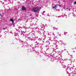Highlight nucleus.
Listing matches in <instances>:
<instances>
[{
    "label": "nucleus",
    "mask_w": 76,
    "mask_h": 76,
    "mask_svg": "<svg viewBox=\"0 0 76 76\" xmlns=\"http://www.w3.org/2000/svg\"><path fill=\"white\" fill-rule=\"evenodd\" d=\"M74 74H75V75H76V71H75L74 72Z\"/></svg>",
    "instance_id": "nucleus-17"
},
{
    "label": "nucleus",
    "mask_w": 76,
    "mask_h": 76,
    "mask_svg": "<svg viewBox=\"0 0 76 76\" xmlns=\"http://www.w3.org/2000/svg\"><path fill=\"white\" fill-rule=\"evenodd\" d=\"M24 28H25L26 29H28V27H25Z\"/></svg>",
    "instance_id": "nucleus-20"
},
{
    "label": "nucleus",
    "mask_w": 76,
    "mask_h": 76,
    "mask_svg": "<svg viewBox=\"0 0 76 76\" xmlns=\"http://www.w3.org/2000/svg\"><path fill=\"white\" fill-rule=\"evenodd\" d=\"M56 53H58V54H61V52H60L59 51V52H58V51H56Z\"/></svg>",
    "instance_id": "nucleus-10"
},
{
    "label": "nucleus",
    "mask_w": 76,
    "mask_h": 76,
    "mask_svg": "<svg viewBox=\"0 0 76 76\" xmlns=\"http://www.w3.org/2000/svg\"><path fill=\"white\" fill-rule=\"evenodd\" d=\"M55 29H57H57H58V28H55Z\"/></svg>",
    "instance_id": "nucleus-29"
},
{
    "label": "nucleus",
    "mask_w": 76,
    "mask_h": 76,
    "mask_svg": "<svg viewBox=\"0 0 76 76\" xmlns=\"http://www.w3.org/2000/svg\"><path fill=\"white\" fill-rule=\"evenodd\" d=\"M39 41H41V39H39Z\"/></svg>",
    "instance_id": "nucleus-27"
},
{
    "label": "nucleus",
    "mask_w": 76,
    "mask_h": 76,
    "mask_svg": "<svg viewBox=\"0 0 76 76\" xmlns=\"http://www.w3.org/2000/svg\"><path fill=\"white\" fill-rule=\"evenodd\" d=\"M70 61H71V59H70Z\"/></svg>",
    "instance_id": "nucleus-35"
},
{
    "label": "nucleus",
    "mask_w": 76,
    "mask_h": 76,
    "mask_svg": "<svg viewBox=\"0 0 76 76\" xmlns=\"http://www.w3.org/2000/svg\"><path fill=\"white\" fill-rule=\"evenodd\" d=\"M61 5H59L58 4L56 5L54 7H53L52 8L53 9H56L58 7V6H59V7H60V6Z\"/></svg>",
    "instance_id": "nucleus-3"
},
{
    "label": "nucleus",
    "mask_w": 76,
    "mask_h": 76,
    "mask_svg": "<svg viewBox=\"0 0 76 76\" xmlns=\"http://www.w3.org/2000/svg\"><path fill=\"white\" fill-rule=\"evenodd\" d=\"M0 16H1V17H3V15H1V14H0Z\"/></svg>",
    "instance_id": "nucleus-19"
},
{
    "label": "nucleus",
    "mask_w": 76,
    "mask_h": 76,
    "mask_svg": "<svg viewBox=\"0 0 76 76\" xmlns=\"http://www.w3.org/2000/svg\"><path fill=\"white\" fill-rule=\"evenodd\" d=\"M73 52H74V53H75V51H73Z\"/></svg>",
    "instance_id": "nucleus-32"
},
{
    "label": "nucleus",
    "mask_w": 76,
    "mask_h": 76,
    "mask_svg": "<svg viewBox=\"0 0 76 76\" xmlns=\"http://www.w3.org/2000/svg\"><path fill=\"white\" fill-rule=\"evenodd\" d=\"M45 12L44 11V12H43V13H45Z\"/></svg>",
    "instance_id": "nucleus-30"
},
{
    "label": "nucleus",
    "mask_w": 76,
    "mask_h": 76,
    "mask_svg": "<svg viewBox=\"0 0 76 76\" xmlns=\"http://www.w3.org/2000/svg\"><path fill=\"white\" fill-rule=\"evenodd\" d=\"M22 34H24V33H25V32H23V31H22Z\"/></svg>",
    "instance_id": "nucleus-22"
},
{
    "label": "nucleus",
    "mask_w": 76,
    "mask_h": 76,
    "mask_svg": "<svg viewBox=\"0 0 76 76\" xmlns=\"http://www.w3.org/2000/svg\"><path fill=\"white\" fill-rule=\"evenodd\" d=\"M67 32H64V35H66V34H67Z\"/></svg>",
    "instance_id": "nucleus-21"
},
{
    "label": "nucleus",
    "mask_w": 76,
    "mask_h": 76,
    "mask_svg": "<svg viewBox=\"0 0 76 76\" xmlns=\"http://www.w3.org/2000/svg\"><path fill=\"white\" fill-rule=\"evenodd\" d=\"M20 35H22V37H23V36H24V35L23 34H20Z\"/></svg>",
    "instance_id": "nucleus-15"
},
{
    "label": "nucleus",
    "mask_w": 76,
    "mask_h": 76,
    "mask_svg": "<svg viewBox=\"0 0 76 76\" xmlns=\"http://www.w3.org/2000/svg\"><path fill=\"white\" fill-rule=\"evenodd\" d=\"M30 40H31V38H30Z\"/></svg>",
    "instance_id": "nucleus-28"
},
{
    "label": "nucleus",
    "mask_w": 76,
    "mask_h": 76,
    "mask_svg": "<svg viewBox=\"0 0 76 76\" xmlns=\"http://www.w3.org/2000/svg\"><path fill=\"white\" fill-rule=\"evenodd\" d=\"M72 69H75V70H76V68H75V67L74 66H73L72 67Z\"/></svg>",
    "instance_id": "nucleus-8"
},
{
    "label": "nucleus",
    "mask_w": 76,
    "mask_h": 76,
    "mask_svg": "<svg viewBox=\"0 0 76 76\" xmlns=\"http://www.w3.org/2000/svg\"><path fill=\"white\" fill-rule=\"evenodd\" d=\"M74 4H76V1L74 2Z\"/></svg>",
    "instance_id": "nucleus-18"
},
{
    "label": "nucleus",
    "mask_w": 76,
    "mask_h": 76,
    "mask_svg": "<svg viewBox=\"0 0 76 76\" xmlns=\"http://www.w3.org/2000/svg\"><path fill=\"white\" fill-rule=\"evenodd\" d=\"M63 66L64 68H66V66H64V65H63Z\"/></svg>",
    "instance_id": "nucleus-14"
},
{
    "label": "nucleus",
    "mask_w": 76,
    "mask_h": 76,
    "mask_svg": "<svg viewBox=\"0 0 76 76\" xmlns=\"http://www.w3.org/2000/svg\"><path fill=\"white\" fill-rule=\"evenodd\" d=\"M75 15V14H73V16H74Z\"/></svg>",
    "instance_id": "nucleus-31"
},
{
    "label": "nucleus",
    "mask_w": 76,
    "mask_h": 76,
    "mask_svg": "<svg viewBox=\"0 0 76 76\" xmlns=\"http://www.w3.org/2000/svg\"><path fill=\"white\" fill-rule=\"evenodd\" d=\"M22 44H23V46H26L27 45V42H24Z\"/></svg>",
    "instance_id": "nucleus-4"
},
{
    "label": "nucleus",
    "mask_w": 76,
    "mask_h": 76,
    "mask_svg": "<svg viewBox=\"0 0 76 76\" xmlns=\"http://www.w3.org/2000/svg\"><path fill=\"white\" fill-rule=\"evenodd\" d=\"M10 20L12 22V23H14V21L13 20L12 18L10 19Z\"/></svg>",
    "instance_id": "nucleus-6"
},
{
    "label": "nucleus",
    "mask_w": 76,
    "mask_h": 76,
    "mask_svg": "<svg viewBox=\"0 0 76 76\" xmlns=\"http://www.w3.org/2000/svg\"><path fill=\"white\" fill-rule=\"evenodd\" d=\"M1 11H3L2 10H1Z\"/></svg>",
    "instance_id": "nucleus-33"
},
{
    "label": "nucleus",
    "mask_w": 76,
    "mask_h": 76,
    "mask_svg": "<svg viewBox=\"0 0 76 76\" xmlns=\"http://www.w3.org/2000/svg\"><path fill=\"white\" fill-rule=\"evenodd\" d=\"M22 10H26V8L24 7H23L22 8Z\"/></svg>",
    "instance_id": "nucleus-7"
},
{
    "label": "nucleus",
    "mask_w": 76,
    "mask_h": 76,
    "mask_svg": "<svg viewBox=\"0 0 76 76\" xmlns=\"http://www.w3.org/2000/svg\"><path fill=\"white\" fill-rule=\"evenodd\" d=\"M53 37H55L56 38V37H55V34H54V33H53Z\"/></svg>",
    "instance_id": "nucleus-13"
},
{
    "label": "nucleus",
    "mask_w": 76,
    "mask_h": 76,
    "mask_svg": "<svg viewBox=\"0 0 76 76\" xmlns=\"http://www.w3.org/2000/svg\"><path fill=\"white\" fill-rule=\"evenodd\" d=\"M68 54L69 55V54Z\"/></svg>",
    "instance_id": "nucleus-39"
},
{
    "label": "nucleus",
    "mask_w": 76,
    "mask_h": 76,
    "mask_svg": "<svg viewBox=\"0 0 76 76\" xmlns=\"http://www.w3.org/2000/svg\"><path fill=\"white\" fill-rule=\"evenodd\" d=\"M51 37H49L50 39H51Z\"/></svg>",
    "instance_id": "nucleus-26"
},
{
    "label": "nucleus",
    "mask_w": 76,
    "mask_h": 76,
    "mask_svg": "<svg viewBox=\"0 0 76 76\" xmlns=\"http://www.w3.org/2000/svg\"><path fill=\"white\" fill-rule=\"evenodd\" d=\"M46 47H47V50H48V49H49V46H46Z\"/></svg>",
    "instance_id": "nucleus-12"
},
{
    "label": "nucleus",
    "mask_w": 76,
    "mask_h": 76,
    "mask_svg": "<svg viewBox=\"0 0 76 76\" xmlns=\"http://www.w3.org/2000/svg\"><path fill=\"white\" fill-rule=\"evenodd\" d=\"M4 34L5 35V34Z\"/></svg>",
    "instance_id": "nucleus-38"
},
{
    "label": "nucleus",
    "mask_w": 76,
    "mask_h": 76,
    "mask_svg": "<svg viewBox=\"0 0 76 76\" xmlns=\"http://www.w3.org/2000/svg\"><path fill=\"white\" fill-rule=\"evenodd\" d=\"M56 11H60V10H56Z\"/></svg>",
    "instance_id": "nucleus-24"
},
{
    "label": "nucleus",
    "mask_w": 76,
    "mask_h": 76,
    "mask_svg": "<svg viewBox=\"0 0 76 76\" xmlns=\"http://www.w3.org/2000/svg\"><path fill=\"white\" fill-rule=\"evenodd\" d=\"M44 54L45 55H48V53H45H45H44Z\"/></svg>",
    "instance_id": "nucleus-16"
},
{
    "label": "nucleus",
    "mask_w": 76,
    "mask_h": 76,
    "mask_svg": "<svg viewBox=\"0 0 76 76\" xmlns=\"http://www.w3.org/2000/svg\"><path fill=\"white\" fill-rule=\"evenodd\" d=\"M53 42H55V43H53V46L56 48V47H57V45H56V43H57V41L56 40V39H54V40L53 41Z\"/></svg>",
    "instance_id": "nucleus-2"
},
{
    "label": "nucleus",
    "mask_w": 76,
    "mask_h": 76,
    "mask_svg": "<svg viewBox=\"0 0 76 76\" xmlns=\"http://www.w3.org/2000/svg\"><path fill=\"white\" fill-rule=\"evenodd\" d=\"M3 3V4H4V3Z\"/></svg>",
    "instance_id": "nucleus-36"
},
{
    "label": "nucleus",
    "mask_w": 76,
    "mask_h": 76,
    "mask_svg": "<svg viewBox=\"0 0 76 76\" xmlns=\"http://www.w3.org/2000/svg\"><path fill=\"white\" fill-rule=\"evenodd\" d=\"M7 1H9V2H10V3L11 4H13V1H12V0H10V1L8 0Z\"/></svg>",
    "instance_id": "nucleus-5"
},
{
    "label": "nucleus",
    "mask_w": 76,
    "mask_h": 76,
    "mask_svg": "<svg viewBox=\"0 0 76 76\" xmlns=\"http://www.w3.org/2000/svg\"><path fill=\"white\" fill-rule=\"evenodd\" d=\"M59 42H60L61 44H63V42L61 40H60Z\"/></svg>",
    "instance_id": "nucleus-9"
},
{
    "label": "nucleus",
    "mask_w": 76,
    "mask_h": 76,
    "mask_svg": "<svg viewBox=\"0 0 76 76\" xmlns=\"http://www.w3.org/2000/svg\"><path fill=\"white\" fill-rule=\"evenodd\" d=\"M32 11L34 12L35 13H37L39 11V8L38 7H34L32 8Z\"/></svg>",
    "instance_id": "nucleus-1"
},
{
    "label": "nucleus",
    "mask_w": 76,
    "mask_h": 76,
    "mask_svg": "<svg viewBox=\"0 0 76 76\" xmlns=\"http://www.w3.org/2000/svg\"><path fill=\"white\" fill-rule=\"evenodd\" d=\"M3 29L4 30V29H6V28H3Z\"/></svg>",
    "instance_id": "nucleus-23"
},
{
    "label": "nucleus",
    "mask_w": 76,
    "mask_h": 76,
    "mask_svg": "<svg viewBox=\"0 0 76 76\" xmlns=\"http://www.w3.org/2000/svg\"><path fill=\"white\" fill-rule=\"evenodd\" d=\"M60 17H60V16H58V18H60Z\"/></svg>",
    "instance_id": "nucleus-25"
},
{
    "label": "nucleus",
    "mask_w": 76,
    "mask_h": 76,
    "mask_svg": "<svg viewBox=\"0 0 76 76\" xmlns=\"http://www.w3.org/2000/svg\"><path fill=\"white\" fill-rule=\"evenodd\" d=\"M43 34H44V33H43Z\"/></svg>",
    "instance_id": "nucleus-37"
},
{
    "label": "nucleus",
    "mask_w": 76,
    "mask_h": 76,
    "mask_svg": "<svg viewBox=\"0 0 76 76\" xmlns=\"http://www.w3.org/2000/svg\"><path fill=\"white\" fill-rule=\"evenodd\" d=\"M45 38H44V39H45Z\"/></svg>",
    "instance_id": "nucleus-34"
},
{
    "label": "nucleus",
    "mask_w": 76,
    "mask_h": 76,
    "mask_svg": "<svg viewBox=\"0 0 76 76\" xmlns=\"http://www.w3.org/2000/svg\"><path fill=\"white\" fill-rule=\"evenodd\" d=\"M44 27V25L41 26V28H43Z\"/></svg>",
    "instance_id": "nucleus-11"
}]
</instances>
